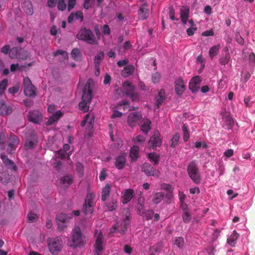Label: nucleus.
Here are the masks:
<instances>
[{"mask_svg":"<svg viewBox=\"0 0 255 255\" xmlns=\"http://www.w3.org/2000/svg\"><path fill=\"white\" fill-rule=\"evenodd\" d=\"M85 244L84 237L83 236L80 228L79 226L75 227L72 232V237L68 241L69 246L76 248L82 247Z\"/></svg>","mask_w":255,"mask_h":255,"instance_id":"obj_1","label":"nucleus"},{"mask_svg":"<svg viewBox=\"0 0 255 255\" xmlns=\"http://www.w3.org/2000/svg\"><path fill=\"white\" fill-rule=\"evenodd\" d=\"M123 90L121 88H118L117 89V93L119 96H122L124 94L130 97L133 101H137L138 96L137 94L134 92V87L128 81H125L123 85Z\"/></svg>","mask_w":255,"mask_h":255,"instance_id":"obj_2","label":"nucleus"},{"mask_svg":"<svg viewBox=\"0 0 255 255\" xmlns=\"http://www.w3.org/2000/svg\"><path fill=\"white\" fill-rule=\"evenodd\" d=\"M125 214V218L121 223L118 222L116 225L113 226L111 229V233H119L121 235L124 234L127 229V226L129 224L130 219V213L128 209H125L123 211Z\"/></svg>","mask_w":255,"mask_h":255,"instance_id":"obj_3","label":"nucleus"},{"mask_svg":"<svg viewBox=\"0 0 255 255\" xmlns=\"http://www.w3.org/2000/svg\"><path fill=\"white\" fill-rule=\"evenodd\" d=\"M77 38L86 41L88 44H96L98 40L96 39L93 32L89 29L82 28L76 35Z\"/></svg>","mask_w":255,"mask_h":255,"instance_id":"obj_4","label":"nucleus"},{"mask_svg":"<svg viewBox=\"0 0 255 255\" xmlns=\"http://www.w3.org/2000/svg\"><path fill=\"white\" fill-rule=\"evenodd\" d=\"M47 243L49 250L53 255L58 254L62 248L63 241L61 237L49 238Z\"/></svg>","mask_w":255,"mask_h":255,"instance_id":"obj_5","label":"nucleus"},{"mask_svg":"<svg viewBox=\"0 0 255 255\" xmlns=\"http://www.w3.org/2000/svg\"><path fill=\"white\" fill-rule=\"evenodd\" d=\"M72 218V214H65L59 213L56 216V222L58 229L59 231H63L69 226V220Z\"/></svg>","mask_w":255,"mask_h":255,"instance_id":"obj_6","label":"nucleus"},{"mask_svg":"<svg viewBox=\"0 0 255 255\" xmlns=\"http://www.w3.org/2000/svg\"><path fill=\"white\" fill-rule=\"evenodd\" d=\"M95 121V117L93 114H87L84 118V120L81 122L82 127L86 126V134L90 136L92 133V128Z\"/></svg>","mask_w":255,"mask_h":255,"instance_id":"obj_7","label":"nucleus"},{"mask_svg":"<svg viewBox=\"0 0 255 255\" xmlns=\"http://www.w3.org/2000/svg\"><path fill=\"white\" fill-rule=\"evenodd\" d=\"M95 203V195L92 193H88L85 199L83 210L86 214H91L93 211V206Z\"/></svg>","mask_w":255,"mask_h":255,"instance_id":"obj_8","label":"nucleus"},{"mask_svg":"<svg viewBox=\"0 0 255 255\" xmlns=\"http://www.w3.org/2000/svg\"><path fill=\"white\" fill-rule=\"evenodd\" d=\"M187 171L190 177L194 182L197 183L200 182V178L198 170L194 162H192L189 164Z\"/></svg>","mask_w":255,"mask_h":255,"instance_id":"obj_9","label":"nucleus"},{"mask_svg":"<svg viewBox=\"0 0 255 255\" xmlns=\"http://www.w3.org/2000/svg\"><path fill=\"white\" fill-rule=\"evenodd\" d=\"M160 136V133L158 131L154 132L148 142L147 148L149 149L152 148L155 149L157 147L160 146L162 143V140Z\"/></svg>","mask_w":255,"mask_h":255,"instance_id":"obj_10","label":"nucleus"},{"mask_svg":"<svg viewBox=\"0 0 255 255\" xmlns=\"http://www.w3.org/2000/svg\"><path fill=\"white\" fill-rule=\"evenodd\" d=\"M95 234L96 236V243L94 245V255H100V253L103 250V236L101 231L98 233V231H97Z\"/></svg>","mask_w":255,"mask_h":255,"instance_id":"obj_11","label":"nucleus"},{"mask_svg":"<svg viewBox=\"0 0 255 255\" xmlns=\"http://www.w3.org/2000/svg\"><path fill=\"white\" fill-rule=\"evenodd\" d=\"M142 118L139 112H132L128 116L127 122L131 127L136 126L139 124Z\"/></svg>","mask_w":255,"mask_h":255,"instance_id":"obj_12","label":"nucleus"},{"mask_svg":"<svg viewBox=\"0 0 255 255\" xmlns=\"http://www.w3.org/2000/svg\"><path fill=\"white\" fill-rule=\"evenodd\" d=\"M24 92L26 96L31 97L35 95V88L31 84L30 79L27 78H24L23 80Z\"/></svg>","mask_w":255,"mask_h":255,"instance_id":"obj_13","label":"nucleus"},{"mask_svg":"<svg viewBox=\"0 0 255 255\" xmlns=\"http://www.w3.org/2000/svg\"><path fill=\"white\" fill-rule=\"evenodd\" d=\"M92 81L91 80H88L87 82L85 88L83 90V94L82 96V99L83 100H86L89 102H91L92 99Z\"/></svg>","mask_w":255,"mask_h":255,"instance_id":"obj_14","label":"nucleus"},{"mask_svg":"<svg viewBox=\"0 0 255 255\" xmlns=\"http://www.w3.org/2000/svg\"><path fill=\"white\" fill-rule=\"evenodd\" d=\"M27 118L29 121L39 124L42 121L43 116L39 112L34 111L29 112Z\"/></svg>","mask_w":255,"mask_h":255,"instance_id":"obj_15","label":"nucleus"},{"mask_svg":"<svg viewBox=\"0 0 255 255\" xmlns=\"http://www.w3.org/2000/svg\"><path fill=\"white\" fill-rule=\"evenodd\" d=\"M142 170L147 176H153L158 177L160 175V172L151 167L149 163H144L142 167Z\"/></svg>","mask_w":255,"mask_h":255,"instance_id":"obj_16","label":"nucleus"},{"mask_svg":"<svg viewBox=\"0 0 255 255\" xmlns=\"http://www.w3.org/2000/svg\"><path fill=\"white\" fill-rule=\"evenodd\" d=\"M64 113L61 110L56 111L51 114L46 123V126H50L56 124L59 120L63 116Z\"/></svg>","mask_w":255,"mask_h":255,"instance_id":"obj_17","label":"nucleus"},{"mask_svg":"<svg viewBox=\"0 0 255 255\" xmlns=\"http://www.w3.org/2000/svg\"><path fill=\"white\" fill-rule=\"evenodd\" d=\"M160 189L167 191L165 198L166 199V203L168 204L170 203V200L172 199L173 196L172 194L173 188L172 186L170 184L163 183L161 184Z\"/></svg>","mask_w":255,"mask_h":255,"instance_id":"obj_18","label":"nucleus"},{"mask_svg":"<svg viewBox=\"0 0 255 255\" xmlns=\"http://www.w3.org/2000/svg\"><path fill=\"white\" fill-rule=\"evenodd\" d=\"M189 13V8L187 6H182L180 8V19L185 25L187 24L188 16Z\"/></svg>","mask_w":255,"mask_h":255,"instance_id":"obj_19","label":"nucleus"},{"mask_svg":"<svg viewBox=\"0 0 255 255\" xmlns=\"http://www.w3.org/2000/svg\"><path fill=\"white\" fill-rule=\"evenodd\" d=\"M201 82L200 78L199 76L193 77L189 83V89L193 92H197L199 88Z\"/></svg>","mask_w":255,"mask_h":255,"instance_id":"obj_20","label":"nucleus"},{"mask_svg":"<svg viewBox=\"0 0 255 255\" xmlns=\"http://www.w3.org/2000/svg\"><path fill=\"white\" fill-rule=\"evenodd\" d=\"M19 48H12L9 51V57L11 59H21L23 60L26 59L29 56V54L26 53V55L25 56H21L20 54H19Z\"/></svg>","mask_w":255,"mask_h":255,"instance_id":"obj_21","label":"nucleus"},{"mask_svg":"<svg viewBox=\"0 0 255 255\" xmlns=\"http://www.w3.org/2000/svg\"><path fill=\"white\" fill-rule=\"evenodd\" d=\"M175 88L178 95H181L185 90L183 80L181 78H178L175 81Z\"/></svg>","mask_w":255,"mask_h":255,"instance_id":"obj_22","label":"nucleus"},{"mask_svg":"<svg viewBox=\"0 0 255 255\" xmlns=\"http://www.w3.org/2000/svg\"><path fill=\"white\" fill-rule=\"evenodd\" d=\"M47 4L49 7L55 6L56 1L57 0H47ZM57 7L59 10H64L66 7V4L64 0H58Z\"/></svg>","mask_w":255,"mask_h":255,"instance_id":"obj_23","label":"nucleus"},{"mask_svg":"<svg viewBox=\"0 0 255 255\" xmlns=\"http://www.w3.org/2000/svg\"><path fill=\"white\" fill-rule=\"evenodd\" d=\"M18 142L19 141L16 136L14 135L10 136L8 140V152H10L13 150L15 149Z\"/></svg>","mask_w":255,"mask_h":255,"instance_id":"obj_24","label":"nucleus"},{"mask_svg":"<svg viewBox=\"0 0 255 255\" xmlns=\"http://www.w3.org/2000/svg\"><path fill=\"white\" fill-rule=\"evenodd\" d=\"M126 162V158L125 154H122L121 155L118 156L116 159L115 161V166L119 169H123Z\"/></svg>","mask_w":255,"mask_h":255,"instance_id":"obj_25","label":"nucleus"},{"mask_svg":"<svg viewBox=\"0 0 255 255\" xmlns=\"http://www.w3.org/2000/svg\"><path fill=\"white\" fill-rule=\"evenodd\" d=\"M133 195L134 190L133 189H127L122 196L123 203L124 204H127L128 203L132 198Z\"/></svg>","mask_w":255,"mask_h":255,"instance_id":"obj_26","label":"nucleus"},{"mask_svg":"<svg viewBox=\"0 0 255 255\" xmlns=\"http://www.w3.org/2000/svg\"><path fill=\"white\" fill-rule=\"evenodd\" d=\"M181 207L183 210L182 218L185 223H189L191 220V215L185 204H182Z\"/></svg>","mask_w":255,"mask_h":255,"instance_id":"obj_27","label":"nucleus"},{"mask_svg":"<svg viewBox=\"0 0 255 255\" xmlns=\"http://www.w3.org/2000/svg\"><path fill=\"white\" fill-rule=\"evenodd\" d=\"M83 19V13L81 11H78L75 13H72L68 18L69 23L73 22L75 20H79L82 21Z\"/></svg>","mask_w":255,"mask_h":255,"instance_id":"obj_28","label":"nucleus"},{"mask_svg":"<svg viewBox=\"0 0 255 255\" xmlns=\"http://www.w3.org/2000/svg\"><path fill=\"white\" fill-rule=\"evenodd\" d=\"M148 16V10L147 5L144 3L142 4L138 10V17L140 19L143 20Z\"/></svg>","mask_w":255,"mask_h":255,"instance_id":"obj_29","label":"nucleus"},{"mask_svg":"<svg viewBox=\"0 0 255 255\" xmlns=\"http://www.w3.org/2000/svg\"><path fill=\"white\" fill-rule=\"evenodd\" d=\"M12 112V108L10 106H6L4 102L0 103V115H7Z\"/></svg>","mask_w":255,"mask_h":255,"instance_id":"obj_30","label":"nucleus"},{"mask_svg":"<svg viewBox=\"0 0 255 255\" xmlns=\"http://www.w3.org/2000/svg\"><path fill=\"white\" fill-rule=\"evenodd\" d=\"M145 199L143 197L140 196L138 199V203L137 204V209L138 214L140 215H142L144 213V204Z\"/></svg>","mask_w":255,"mask_h":255,"instance_id":"obj_31","label":"nucleus"},{"mask_svg":"<svg viewBox=\"0 0 255 255\" xmlns=\"http://www.w3.org/2000/svg\"><path fill=\"white\" fill-rule=\"evenodd\" d=\"M22 8L24 11L29 15H31L33 13L32 5L30 1H25L22 3Z\"/></svg>","mask_w":255,"mask_h":255,"instance_id":"obj_32","label":"nucleus"},{"mask_svg":"<svg viewBox=\"0 0 255 255\" xmlns=\"http://www.w3.org/2000/svg\"><path fill=\"white\" fill-rule=\"evenodd\" d=\"M165 196L164 194L162 192H156L154 194L152 201L154 204H157L163 200Z\"/></svg>","mask_w":255,"mask_h":255,"instance_id":"obj_33","label":"nucleus"},{"mask_svg":"<svg viewBox=\"0 0 255 255\" xmlns=\"http://www.w3.org/2000/svg\"><path fill=\"white\" fill-rule=\"evenodd\" d=\"M165 91L164 90L161 89L158 92L157 96L155 97V105L157 108L162 104L163 100H164Z\"/></svg>","mask_w":255,"mask_h":255,"instance_id":"obj_34","label":"nucleus"},{"mask_svg":"<svg viewBox=\"0 0 255 255\" xmlns=\"http://www.w3.org/2000/svg\"><path fill=\"white\" fill-rule=\"evenodd\" d=\"M1 158L3 163L7 166L8 168L13 170L16 169V166L14 165V163L11 160L8 159L5 155L1 154Z\"/></svg>","mask_w":255,"mask_h":255,"instance_id":"obj_35","label":"nucleus"},{"mask_svg":"<svg viewBox=\"0 0 255 255\" xmlns=\"http://www.w3.org/2000/svg\"><path fill=\"white\" fill-rule=\"evenodd\" d=\"M151 122L148 119L142 120V123L141 124V129L145 133H147L150 129Z\"/></svg>","mask_w":255,"mask_h":255,"instance_id":"obj_36","label":"nucleus"},{"mask_svg":"<svg viewBox=\"0 0 255 255\" xmlns=\"http://www.w3.org/2000/svg\"><path fill=\"white\" fill-rule=\"evenodd\" d=\"M238 238V234L235 231H234L233 233L227 239L228 243L231 246L234 247L236 243V241Z\"/></svg>","mask_w":255,"mask_h":255,"instance_id":"obj_37","label":"nucleus"},{"mask_svg":"<svg viewBox=\"0 0 255 255\" xmlns=\"http://www.w3.org/2000/svg\"><path fill=\"white\" fill-rule=\"evenodd\" d=\"M134 69V68L132 65H128L122 71V75L123 77H127L133 73Z\"/></svg>","mask_w":255,"mask_h":255,"instance_id":"obj_38","label":"nucleus"},{"mask_svg":"<svg viewBox=\"0 0 255 255\" xmlns=\"http://www.w3.org/2000/svg\"><path fill=\"white\" fill-rule=\"evenodd\" d=\"M111 191V186L109 184H107L103 188L102 192V199L103 201H105L109 195Z\"/></svg>","mask_w":255,"mask_h":255,"instance_id":"obj_39","label":"nucleus"},{"mask_svg":"<svg viewBox=\"0 0 255 255\" xmlns=\"http://www.w3.org/2000/svg\"><path fill=\"white\" fill-rule=\"evenodd\" d=\"M220 49V45L218 44L211 47L209 51V56L211 58H213L214 56L218 54L219 49Z\"/></svg>","mask_w":255,"mask_h":255,"instance_id":"obj_40","label":"nucleus"},{"mask_svg":"<svg viewBox=\"0 0 255 255\" xmlns=\"http://www.w3.org/2000/svg\"><path fill=\"white\" fill-rule=\"evenodd\" d=\"M188 24L190 27L187 29V33L189 36H191L194 34L196 30V27H195L194 21L192 19H190L188 21Z\"/></svg>","mask_w":255,"mask_h":255,"instance_id":"obj_41","label":"nucleus"},{"mask_svg":"<svg viewBox=\"0 0 255 255\" xmlns=\"http://www.w3.org/2000/svg\"><path fill=\"white\" fill-rule=\"evenodd\" d=\"M72 182V177L71 176H64L61 180V184L64 187H67Z\"/></svg>","mask_w":255,"mask_h":255,"instance_id":"obj_42","label":"nucleus"},{"mask_svg":"<svg viewBox=\"0 0 255 255\" xmlns=\"http://www.w3.org/2000/svg\"><path fill=\"white\" fill-rule=\"evenodd\" d=\"M139 148L137 146H133L131 148L130 156L132 160H135L138 157Z\"/></svg>","mask_w":255,"mask_h":255,"instance_id":"obj_43","label":"nucleus"},{"mask_svg":"<svg viewBox=\"0 0 255 255\" xmlns=\"http://www.w3.org/2000/svg\"><path fill=\"white\" fill-rule=\"evenodd\" d=\"M104 57V54L103 52H99L95 57V67L99 66L100 63L103 60Z\"/></svg>","mask_w":255,"mask_h":255,"instance_id":"obj_44","label":"nucleus"},{"mask_svg":"<svg viewBox=\"0 0 255 255\" xmlns=\"http://www.w3.org/2000/svg\"><path fill=\"white\" fill-rule=\"evenodd\" d=\"M148 158L151 162H154V164H157L159 162V156L154 152H151L148 154Z\"/></svg>","mask_w":255,"mask_h":255,"instance_id":"obj_45","label":"nucleus"},{"mask_svg":"<svg viewBox=\"0 0 255 255\" xmlns=\"http://www.w3.org/2000/svg\"><path fill=\"white\" fill-rule=\"evenodd\" d=\"M71 56L75 60H80L81 57L80 50L78 48L73 49L71 52Z\"/></svg>","mask_w":255,"mask_h":255,"instance_id":"obj_46","label":"nucleus"},{"mask_svg":"<svg viewBox=\"0 0 255 255\" xmlns=\"http://www.w3.org/2000/svg\"><path fill=\"white\" fill-rule=\"evenodd\" d=\"M90 103V102L82 100V101L79 103V108L80 110H82L84 112L88 111Z\"/></svg>","mask_w":255,"mask_h":255,"instance_id":"obj_47","label":"nucleus"},{"mask_svg":"<svg viewBox=\"0 0 255 255\" xmlns=\"http://www.w3.org/2000/svg\"><path fill=\"white\" fill-rule=\"evenodd\" d=\"M38 218V216L35 213L30 212L27 215V219L29 222H36Z\"/></svg>","mask_w":255,"mask_h":255,"instance_id":"obj_48","label":"nucleus"},{"mask_svg":"<svg viewBox=\"0 0 255 255\" xmlns=\"http://www.w3.org/2000/svg\"><path fill=\"white\" fill-rule=\"evenodd\" d=\"M117 201L116 199H113L111 202L109 203L107 205L108 210L109 211H113L117 208Z\"/></svg>","mask_w":255,"mask_h":255,"instance_id":"obj_49","label":"nucleus"},{"mask_svg":"<svg viewBox=\"0 0 255 255\" xmlns=\"http://www.w3.org/2000/svg\"><path fill=\"white\" fill-rule=\"evenodd\" d=\"M182 130L183 132V138L184 141H187L190 137V135L188 131L187 127L185 125L182 126Z\"/></svg>","mask_w":255,"mask_h":255,"instance_id":"obj_50","label":"nucleus"},{"mask_svg":"<svg viewBox=\"0 0 255 255\" xmlns=\"http://www.w3.org/2000/svg\"><path fill=\"white\" fill-rule=\"evenodd\" d=\"M8 84V80L7 79L3 80L0 83V95H1L5 90Z\"/></svg>","mask_w":255,"mask_h":255,"instance_id":"obj_51","label":"nucleus"},{"mask_svg":"<svg viewBox=\"0 0 255 255\" xmlns=\"http://www.w3.org/2000/svg\"><path fill=\"white\" fill-rule=\"evenodd\" d=\"M58 55H61L64 59H67L68 58L67 52L63 50H59L54 53V56H57Z\"/></svg>","mask_w":255,"mask_h":255,"instance_id":"obj_52","label":"nucleus"},{"mask_svg":"<svg viewBox=\"0 0 255 255\" xmlns=\"http://www.w3.org/2000/svg\"><path fill=\"white\" fill-rule=\"evenodd\" d=\"M174 244L179 248L181 249L184 246V240L181 237L177 238L174 241Z\"/></svg>","mask_w":255,"mask_h":255,"instance_id":"obj_53","label":"nucleus"},{"mask_svg":"<svg viewBox=\"0 0 255 255\" xmlns=\"http://www.w3.org/2000/svg\"><path fill=\"white\" fill-rule=\"evenodd\" d=\"M180 138V135L179 134H175L172 138L171 139V146L172 147H175L177 145L179 139Z\"/></svg>","mask_w":255,"mask_h":255,"instance_id":"obj_54","label":"nucleus"},{"mask_svg":"<svg viewBox=\"0 0 255 255\" xmlns=\"http://www.w3.org/2000/svg\"><path fill=\"white\" fill-rule=\"evenodd\" d=\"M230 57L229 53L226 54L224 57L221 58L220 59V62L222 65H225L228 63Z\"/></svg>","mask_w":255,"mask_h":255,"instance_id":"obj_55","label":"nucleus"},{"mask_svg":"<svg viewBox=\"0 0 255 255\" xmlns=\"http://www.w3.org/2000/svg\"><path fill=\"white\" fill-rule=\"evenodd\" d=\"M133 139L135 143H141L144 141L145 138L141 135H139L134 137Z\"/></svg>","mask_w":255,"mask_h":255,"instance_id":"obj_56","label":"nucleus"},{"mask_svg":"<svg viewBox=\"0 0 255 255\" xmlns=\"http://www.w3.org/2000/svg\"><path fill=\"white\" fill-rule=\"evenodd\" d=\"M160 74L157 72L155 73L152 76V81L154 83H157L160 79Z\"/></svg>","mask_w":255,"mask_h":255,"instance_id":"obj_57","label":"nucleus"},{"mask_svg":"<svg viewBox=\"0 0 255 255\" xmlns=\"http://www.w3.org/2000/svg\"><path fill=\"white\" fill-rule=\"evenodd\" d=\"M24 66H19L18 64H12L10 66V70L11 72H15L16 71L20 70Z\"/></svg>","mask_w":255,"mask_h":255,"instance_id":"obj_58","label":"nucleus"},{"mask_svg":"<svg viewBox=\"0 0 255 255\" xmlns=\"http://www.w3.org/2000/svg\"><path fill=\"white\" fill-rule=\"evenodd\" d=\"M153 211L152 210H148L146 212H144V213L142 215L147 220L151 219L153 215Z\"/></svg>","mask_w":255,"mask_h":255,"instance_id":"obj_59","label":"nucleus"},{"mask_svg":"<svg viewBox=\"0 0 255 255\" xmlns=\"http://www.w3.org/2000/svg\"><path fill=\"white\" fill-rule=\"evenodd\" d=\"M194 146L197 148H206L207 146V144L204 142L197 141L194 143Z\"/></svg>","mask_w":255,"mask_h":255,"instance_id":"obj_60","label":"nucleus"},{"mask_svg":"<svg viewBox=\"0 0 255 255\" xmlns=\"http://www.w3.org/2000/svg\"><path fill=\"white\" fill-rule=\"evenodd\" d=\"M76 170L79 173L80 175H82L84 171V166L83 164L79 162L77 163L76 164Z\"/></svg>","mask_w":255,"mask_h":255,"instance_id":"obj_61","label":"nucleus"},{"mask_svg":"<svg viewBox=\"0 0 255 255\" xmlns=\"http://www.w3.org/2000/svg\"><path fill=\"white\" fill-rule=\"evenodd\" d=\"M95 0H85L84 3V7L86 9L89 8L93 3H94Z\"/></svg>","mask_w":255,"mask_h":255,"instance_id":"obj_62","label":"nucleus"},{"mask_svg":"<svg viewBox=\"0 0 255 255\" xmlns=\"http://www.w3.org/2000/svg\"><path fill=\"white\" fill-rule=\"evenodd\" d=\"M234 150L232 149H228L224 152V156L226 158H229L233 155Z\"/></svg>","mask_w":255,"mask_h":255,"instance_id":"obj_63","label":"nucleus"},{"mask_svg":"<svg viewBox=\"0 0 255 255\" xmlns=\"http://www.w3.org/2000/svg\"><path fill=\"white\" fill-rule=\"evenodd\" d=\"M220 231L219 230H215L212 235V241L214 242L220 236Z\"/></svg>","mask_w":255,"mask_h":255,"instance_id":"obj_64","label":"nucleus"}]
</instances>
